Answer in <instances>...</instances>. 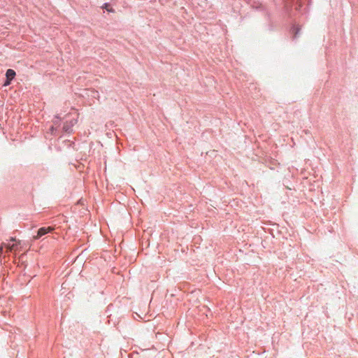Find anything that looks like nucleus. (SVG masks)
<instances>
[{"label": "nucleus", "mask_w": 358, "mask_h": 358, "mask_svg": "<svg viewBox=\"0 0 358 358\" xmlns=\"http://www.w3.org/2000/svg\"><path fill=\"white\" fill-rule=\"evenodd\" d=\"M55 230V227H41L40 228L38 231L37 234L36 236H34V239H38L41 236L45 235L48 233L52 232Z\"/></svg>", "instance_id": "obj_1"}, {"label": "nucleus", "mask_w": 358, "mask_h": 358, "mask_svg": "<svg viewBox=\"0 0 358 358\" xmlns=\"http://www.w3.org/2000/svg\"><path fill=\"white\" fill-rule=\"evenodd\" d=\"M7 80L5 83V85H8L10 84V81L15 78V72L13 69H8L6 73Z\"/></svg>", "instance_id": "obj_2"}, {"label": "nucleus", "mask_w": 358, "mask_h": 358, "mask_svg": "<svg viewBox=\"0 0 358 358\" xmlns=\"http://www.w3.org/2000/svg\"><path fill=\"white\" fill-rule=\"evenodd\" d=\"M15 245H6V249H7V252H11L13 251L14 249H15Z\"/></svg>", "instance_id": "obj_3"}, {"label": "nucleus", "mask_w": 358, "mask_h": 358, "mask_svg": "<svg viewBox=\"0 0 358 358\" xmlns=\"http://www.w3.org/2000/svg\"><path fill=\"white\" fill-rule=\"evenodd\" d=\"M2 252H3V245H1L0 247V255H1Z\"/></svg>", "instance_id": "obj_4"}, {"label": "nucleus", "mask_w": 358, "mask_h": 358, "mask_svg": "<svg viewBox=\"0 0 358 358\" xmlns=\"http://www.w3.org/2000/svg\"><path fill=\"white\" fill-rule=\"evenodd\" d=\"M10 241H15V238H11Z\"/></svg>", "instance_id": "obj_5"}]
</instances>
